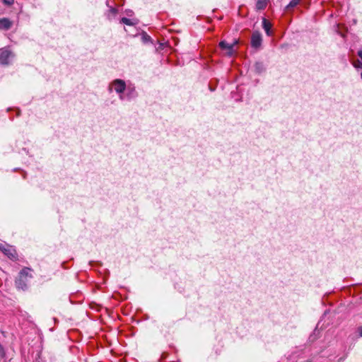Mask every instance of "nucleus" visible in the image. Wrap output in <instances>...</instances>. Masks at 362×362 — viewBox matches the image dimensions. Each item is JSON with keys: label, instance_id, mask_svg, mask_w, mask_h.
<instances>
[{"label": "nucleus", "instance_id": "nucleus-1", "mask_svg": "<svg viewBox=\"0 0 362 362\" xmlns=\"http://www.w3.org/2000/svg\"><path fill=\"white\" fill-rule=\"evenodd\" d=\"M110 91L114 90L119 95L121 100H125L124 91L126 90V83L122 79H115L112 81L109 86Z\"/></svg>", "mask_w": 362, "mask_h": 362}, {"label": "nucleus", "instance_id": "nucleus-2", "mask_svg": "<svg viewBox=\"0 0 362 362\" xmlns=\"http://www.w3.org/2000/svg\"><path fill=\"white\" fill-rule=\"evenodd\" d=\"M32 278L31 274V269L29 268H24L23 269L18 275V277L16 280V286L18 288H21L23 290H25L28 287V284L25 283L21 284V281H23V279H25V280H28L29 279Z\"/></svg>", "mask_w": 362, "mask_h": 362}, {"label": "nucleus", "instance_id": "nucleus-3", "mask_svg": "<svg viewBox=\"0 0 362 362\" xmlns=\"http://www.w3.org/2000/svg\"><path fill=\"white\" fill-rule=\"evenodd\" d=\"M262 42V35L259 31L253 32L251 37V45L254 48H259Z\"/></svg>", "mask_w": 362, "mask_h": 362}, {"label": "nucleus", "instance_id": "nucleus-4", "mask_svg": "<svg viewBox=\"0 0 362 362\" xmlns=\"http://www.w3.org/2000/svg\"><path fill=\"white\" fill-rule=\"evenodd\" d=\"M13 54L8 49H3L0 53V63L1 64H8L9 63L10 58H13Z\"/></svg>", "mask_w": 362, "mask_h": 362}, {"label": "nucleus", "instance_id": "nucleus-5", "mask_svg": "<svg viewBox=\"0 0 362 362\" xmlns=\"http://www.w3.org/2000/svg\"><path fill=\"white\" fill-rule=\"evenodd\" d=\"M0 250L6 256H8L10 259H16V257H17L16 252V250L13 247L8 246L6 247L2 244H0Z\"/></svg>", "mask_w": 362, "mask_h": 362}, {"label": "nucleus", "instance_id": "nucleus-6", "mask_svg": "<svg viewBox=\"0 0 362 362\" xmlns=\"http://www.w3.org/2000/svg\"><path fill=\"white\" fill-rule=\"evenodd\" d=\"M237 44V41H235L233 44H228L226 41H221L219 43V46L222 49L226 51V54L228 56H232L234 53L233 47Z\"/></svg>", "mask_w": 362, "mask_h": 362}, {"label": "nucleus", "instance_id": "nucleus-7", "mask_svg": "<svg viewBox=\"0 0 362 362\" xmlns=\"http://www.w3.org/2000/svg\"><path fill=\"white\" fill-rule=\"evenodd\" d=\"M125 91H126L125 99L130 100L136 95L135 88L133 86H126Z\"/></svg>", "mask_w": 362, "mask_h": 362}, {"label": "nucleus", "instance_id": "nucleus-8", "mask_svg": "<svg viewBox=\"0 0 362 362\" xmlns=\"http://www.w3.org/2000/svg\"><path fill=\"white\" fill-rule=\"evenodd\" d=\"M11 22L6 18L0 19V29L1 30H8L11 27Z\"/></svg>", "mask_w": 362, "mask_h": 362}, {"label": "nucleus", "instance_id": "nucleus-9", "mask_svg": "<svg viewBox=\"0 0 362 362\" xmlns=\"http://www.w3.org/2000/svg\"><path fill=\"white\" fill-rule=\"evenodd\" d=\"M262 27H263L266 34L268 36H271L272 35V31H271L272 24L266 18H263V20H262Z\"/></svg>", "mask_w": 362, "mask_h": 362}, {"label": "nucleus", "instance_id": "nucleus-10", "mask_svg": "<svg viewBox=\"0 0 362 362\" xmlns=\"http://www.w3.org/2000/svg\"><path fill=\"white\" fill-rule=\"evenodd\" d=\"M120 22L127 25H135L138 23L136 19H129L125 17L122 18Z\"/></svg>", "mask_w": 362, "mask_h": 362}, {"label": "nucleus", "instance_id": "nucleus-11", "mask_svg": "<svg viewBox=\"0 0 362 362\" xmlns=\"http://www.w3.org/2000/svg\"><path fill=\"white\" fill-rule=\"evenodd\" d=\"M268 0H257L256 3V8L257 10H263L267 5Z\"/></svg>", "mask_w": 362, "mask_h": 362}, {"label": "nucleus", "instance_id": "nucleus-12", "mask_svg": "<svg viewBox=\"0 0 362 362\" xmlns=\"http://www.w3.org/2000/svg\"><path fill=\"white\" fill-rule=\"evenodd\" d=\"M300 0H291L290 1V3L288 4V5L287 6L288 8L291 7V8H293V7H295L296 6H297L299 3H300Z\"/></svg>", "mask_w": 362, "mask_h": 362}, {"label": "nucleus", "instance_id": "nucleus-13", "mask_svg": "<svg viewBox=\"0 0 362 362\" xmlns=\"http://www.w3.org/2000/svg\"><path fill=\"white\" fill-rule=\"evenodd\" d=\"M354 66L356 69H362V62L360 61L355 62L354 63Z\"/></svg>", "mask_w": 362, "mask_h": 362}, {"label": "nucleus", "instance_id": "nucleus-14", "mask_svg": "<svg viewBox=\"0 0 362 362\" xmlns=\"http://www.w3.org/2000/svg\"><path fill=\"white\" fill-rule=\"evenodd\" d=\"M142 40L144 42L150 40V36H148L146 33H144L142 35Z\"/></svg>", "mask_w": 362, "mask_h": 362}, {"label": "nucleus", "instance_id": "nucleus-15", "mask_svg": "<svg viewBox=\"0 0 362 362\" xmlns=\"http://www.w3.org/2000/svg\"><path fill=\"white\" fill-rule=\"evenodd\" d=\"M4 4L10 6L13 4L14 0H2Z\"/></svg>", "mask_w": 362, "mask_h": 362}, {"label": "nucleus", "instance_id": "nucleus-16", "mask_svg": "<svg viewBox=\"0 0 362 362\" xmlns=\"http://www.w3.org/2000/svg\"><path fill=\"white\" fill-rule=\"evenodd\" d=\"M262 66V64L261 63H256L255 64V67H256V69L259 71H260V66Z\"/></svg>", "mask_w": 362, "mask_h": 362}, {"label": "nucleus", "instance_id": "nucleus-17", "mask_svg": "<svg viewBox=\"0 0 362 362\" xmlns=\"http://www.w3.org/2000/svg\"><path fill=\"white\" fill-rule=\"evenodd\" d=\"M110 12L112 13V14H115L117 13V10L114 8H112L110 9Z\"/></svg>", "mask_w": 362, "mask_h": 362}, {"label": "nucleus", "instance_id": "nucleus-18", "mask_svg": "<svg viewBox=\"0 0 362 362\" xmlns=\"http://www.w3.org/2000/svg\"><path fill=\"white\" fill-rule=\"evenodd\" d=\"M358 55L360 57V58L362 59V50L358 51Z\"/></svg>", "mask_w": 362, "mask_h": 362}, {"label": "nucleus", "instance_id": "nucleus-19", "mask_svg": "<svg viewBox=\"0 0 362 362\" xmlns=\"http://www.w3.org/2000/svg\"><path fill=\"white\" fill-rule=\"evenodd\" d=\"M28 280H25V279H23V281H21V284L25 283L27 284Z\"/></svg>", "mask_w": 362, "mask_h": 362}, {"label": "nucleus", "instance_id": "nucleus-20", "mask_svg": "<svg viewBox=\"0 0 362 362\" xmlns=\"http://www.w3.org/2000/svg\"><path fill=\"white\" fill-rule=\"evenodd\" d=\"M360 336L362 337V327L359 329Z\"/></svg>", "mask_w": 362, "mask_h": 362}, {"label": "nucleus", "instance_id": "nucleus-21", "mask_svg": "<svg viewBox=\"0 0 362 362\" xmlns=\"http://www.w3.org/2000/svg\"><path fill=\"white\" fill-rule=\"evenodd\" d=\"M306 362H311L310 361H307Z\"/></svg>", "mask_w": 362, "mask_h": 362}]
</instances>
